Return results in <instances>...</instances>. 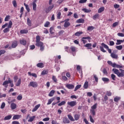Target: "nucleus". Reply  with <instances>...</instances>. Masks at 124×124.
I'll list each match as a JSON object with an SVG mask.
<instances>
[{
  "label": "nucleus",
  "mask_w": 124,
  "mask_h": 124,
  "mask_svg": "<svg viewBox=\"0 0 124 124\" xmlns=\"http://www.w3.org/2000/svg\"><path fill=\"white\" fill-rule=\"evenodd\" d=\"M52 80L54 81V82H56L58 80L57 79V78H56V77L55 76H52Z\"/></svg>",
  "instance_id": "e2e57ef3"
},
{
  "label": "nucleus",
  "mask_w": 124,
  "mask_h": 124,
  "mask_svg": "<svg viewBox=\"0 0 124 124\" xmlns=\"http://www.w3.org/2000/svg\"><path fill=\"white\" fill-rule=\"evenodd\" d=\"M67 104L69 105V106H71V107H74V106L76 105V101L68 102Z\"/></svg>",
  "instance_id": "39448f33"
},
{
  "label": "nucleus",
  "mask_w": 124,
  "mask_h": 124,
  "mask_svg": "<svg viewBox=\"0 0 124 124\" xmlns=\"http://www.w3.org/2000/svg\"><path fill=\"white\" fill-rule=\"evenodd\" d=\"M34 119H35V116H33L32 117H30V119L28 120V122H32Z\"/></svg>",
  "instance_id": "a18cd8bd"
},
{
  "label": "nucleus",
  "mask_w": 124,
  "mask_h": 124,
  "mask_svg": "<svg viewBox=\"0 0 124 124\" xmlns=\"http://www.w3.org/2000/svg\"><path fill=\"white\" fill-rule=\"evenodd\" d=\"M39 107H40V104L36 105L34 108L32 110V112H35Z\"/></svg>",
  "instance_id": "ddd939ff"
},
{
  "label": "nucleus",
  "mask_w": 124,
  "mask_h": 124,
  "mask_svg": "<svg viewBox=\"0 0 124 124\" xmlns=\"http://www.w3.org/2000/svg\"><path fill=\"white\" fill-rule=\"evenodd\" d=\"M70 48L72 52H75V51H76V47L71 46Z\"/></svg>",
  "instance_id": "864d4df0"
},
{
  "label": "nucleus",
  "mask_w": 124,
  "mask_h": 124,
  "mask_svg": "<svg viewBox=\"0 0 124 124\" xmlns=\"http://www.w3.org/2000/svg\"><path fill=\"white\" fill-rule=\"evenodd\" d=\"M109 45L110 46H114L115 45V42L113 41H109Z\"/></svg>",
  "instance_id": "bf43d9fd"
},
{
  "label": "nucleus",
  "mask_w": 124,
  "mask_h": 124,
  "mask_svg": "<svg viewBox=\"0 0 124 124\" xmlns=\"http://www.w3.org/2000/svg\"><path fill=\"white\" fill-rule=\"evenodd\" d=\"M17 45H18V42L17 41H15L12 44V48H16V47H17Z\"/></svg>",
  "instance_id": "dca6fc26"
},
{
  "label": "nucleus",
  "mask_w": 124,
  "mask_h": 124,
  "mask_svg": "<svg viewBox=\"0 0 124 124\" xmlns=\"http://www.w3.org/2000/svg\"><path fill=\"white\" fill-rule=\"evenodd\" d=\"M20 85H21V78H19L16 84V87H19Z\"/></svg>",
  "instance_id": "72a5a7b5"
},
{
  "label": "nucleus",
  "mask_w": 124,
  "mask_h": 124,
  "mask_svg": "<svg viewBox=\"0 0 124 124\" xmlns=\"http://www.w3.org/2000/svg\"><path fill=\"white\" fill-rule=\"evenodd\" d=\"M12 3L14 7H16L17 6V2L16 1V0H13Z\"/></svg>",
  "instance_id": "603ef678"
},
{
  "label": "nucleus",
  "mask_w": 124,
  "mask_h": 124,
  "mask_svg": "<svg viewBox=\"0 0 124 124\" xmlns=\"http://www.w3.org/2000/svg\"><path fill=\"white\" fill-rule=\"evenodd\" d=\"M61 15H62V13L58 12L57 14V19H61Z\"/></svg>",
  "instance_id": "69168bd1"
},
{
  "label": "nucleus",
  "mask_w": 124,
  "mask_h": 124,
  "mask_svg": "<svg viewBox=\"0 0 124 124\" xmlns=\"http://www.w3.org/2000/svg\"><path fill=\"white\" fill-rule=\"evenodd\" d=\"M117 35L118 36H120L121 37H124V34L123 33H118Z\"/></svg>",
  "instance_id": "052dcab7"
},
{
  "label": "nucleus",
  "mask_w": 124,
  "mask_h": 124,
  "mask_svg": "<svg viewBox=\"0 0 124 124\" xmlns=\"http://www.w3.org/2000/svg\"><path fill=\"white\" fill-rule=\"evenodd\" d=\"M66 87L69 89V90H72V89H74V85L73 84H67Z\"/></svg>",
  "instance_id": "9d476101"
},
{
  "label": "nucleus",
  "mask_w": 124,
  "mask_h": 124,
  "mask_svg": "<svg viewBox=\"0 0 124 124\" xmlns=\"http://www.w3.org/2000/svg\"><path fill=\"white\" fill-rule=\"evenodd\" d=\"M24 6H25V8H26V10L28 11V12H30L31 10L30 9L29 5L26 4V3H24Z\"/></svg>",
  "instance_id": "a211bd4d"
},
{
  "label": "nucleus",
  "mask_w": 124,
  "mask_h": 124,
  "mask_svg": "<svg viewBox=\"0 0 124 124\" xmlns=\"http://www.w3.org/2000/svg\"><path fill=\"white\" fill-rule=\"evenodd\" d=\"M33 10L36 11V3H32Z\"/></svg>",
  "instance_id": "ea45409f"
},
{
  "label": "nucleus",
  "mask_w": 124,
  "mask_h": 124,
  "mask_svg": "<svg viewBox=\"0 0 124 124\" xmlns=\"http://www.w3.org/2000/svg\"><path fill=\"white\" fill-rule=\"evenodd\" d=\"M10 30H9V28H6L5 29H4L3 30V33H6V32H8V31H9Z\"/></svg>",
  "instance_id": "c03bdc74"
},
{
  "label": "nucleus",
  "mask_w": 124,
  "mask_h": 124,
  "mask_svg": "<svg viewBox=\"0 0 124 124\" xmlns=\"http://www.w3.org/2000/svg\"><path fill=\"white\" fill-rule=\"evenodd\" d=\"M102 80L104 81V82H109V78H103Z\"/></svg>",
  "instance_id": "3c124183"
},
{
  "label": "nucleus",
  "mask_w": 124,
  "mask_h": 124,
  "mask_svg": "<svg viewBox=\"0 0 124 124\" xmlns=\"http://www.w3.org/2000/svg\"><path fill=\"white\" fill-rule=\"evenodd\" d=\"M47 73H48V70H44L42 72L41 75H46Z\"/></svg>",
  "instance_id": "473e14b6"
},
{
  "label": "nucleus",
  "mask_w": 124,
  "mask_h": 124,
  "mask_svg": "<svg viewBox=\"0 0 124 124\" xmlns=\"http://www.w3.org/2000/svg\"><path fill=\"white\" fill-rule=\"evenodd\" d=\"M100 49L103 53H106V50H104V48L102 46H100Z\"/></svg>",
  "instance_id": "680f3d73"
},
{
  "label": "nucleus",
  "mask_w": 124,
  "mask_h": 124,
  "mask_svg": "<svg viewBox=\"0 0 124 124\" xmlns=\"http://www.w3.org/2000/svg\"><path fill=\"white\" fill-rule=\"evenodd\" d=\"M11 79L9 78L8 80H5L3 82L2 86H4L5 88H7L8 87V84L11 83Z\"/></svg>",
  "instance_id": "f03ea898"
},
{
  "label": "nucleus",
  "mask_w": 124,
  "mask_h": 124,
  "mask_svg": "<svg viewBox=\"0 0 124 124\" xmlns=\"http://www.w3.org/2000/svg\"><path fill=\"white\" fill-rule=\"evenodd\" d=\"M77 22L78 23H84L85 22V20L83 19H78Z\"/></svg>",
  "instance_id": "c9c22d12"
},
{
  "label": "nucleus",
  "mask_w": 124,
  "mask_h": 124,
  "mask_svg": "<svg viewBox=\"0 0 124 124\" xmlns=\"http://www.w3.org/2000/svg\"><path fill=\"white\" fill-rule=\"evenodd\" d=\"M69 26H70V23H69V22L66 21L64 24V28H68V27H69Z\"/></svg>",
  "instance_id": "412c9836"
},
{
  "label": "nucleus",
  "mask_w": 124,
  "mask_h": 124,
  "mask_svg": "<svg viewBox=\"0 0 124 124\" xmlns=\"http://www.w3.org/2000/svg\"><path fill=\"white\" fill-rule=\"evenodd\" d=\"M82 11H84L85 13H90L92 11L91 10L87 9L86 8H84L82 9Z\"/></svg>",
  "instance_id": "a878e982"
},
{
  "label": "nucleus",
  "mask_w": 124,
  "mask_h": 124,
  "mask_svg": "<svg viewBox=\"0 0 124 124\" xmlns=\"http://www.w3.org/2000/svg\"><path fill=\"white\" fill-rule=\"evenodd\" d=\"M11 118H12V115H8L4 117V121H7L8 120H10V119H11Z\"/></svg>",
  "instance_id": "b1692460"
},
{
  "label": "nucleus",
  "mask_w": 124,
  "mask_h": 124,
  "mask_svg": "<svg viewBox=\"0 0 124 124\" xmlns=\"http://www.w3.org/2000/svg\"><path fill=\"white\" fill-rule=\"evenodd\" d=\"M65 103H66L65 101H63L58 104V106H62V105H64Z\"/></svg>",
  "instance_id": "49530a36"
},
{
  "label": "nucleus",
  "mask_w": 124,
  "mask_h": 124,
  "mask_svg": "<svg viewBox=\"0 0 124 124\" xmlns=\"http://www.w3.org/2000/svg\"><path fill=\"white\" fill-rule=\"evenodd\" d=\"M97 108V103H95L94 105L91 107V110H95Z\"/></svg>",
  "instance_id": "bb28decb"
},
{
  "label": "nucleus",
  "mask_w": 124,
  "mask_h": 124,
  "mask_svg": "<svg viewBox=\"0 0 124 124\" xmlns=\"http://www.w3.org/2000/svg\"><path fill=\"white\" fill-rule=\"evenodd\" d=\"M28 74L30 76H32V77H35V78H37V75L35 73H32L31 72H28Z\"/></svg>",
  "instance_id": "2eb2a0df"
},
{
  "label": "nucleus",
  "mask_w": 124,
  "mask_h": 124,
  "mask_svg": "<svg viewBox=\"0 0 124 124\" xmlns=\"http://www.w3.org/2000/svg\"><path fill=\"white\" fill-rule=\"evenodd\" d=\"M83 88L84 89H87L89 88V82L86 81L84 84Z\"/></svg>",
  "instance_id": "4be33fe9"
},
{
  "label": "nucleus",
  "mask_w": 124,
  "mask_h": 124,
  "mask_svg": "<svg viewBox=\"0 0 124 124\" xmlns=\"http://www.w3.org/2000/svg\"><path fill=\"white\" fill-rule=\"evenodd\" d=\"M85 47H87L88 49H91V47H92V44H87L85 45Z\"/></svg>",
  "instance_id": "58836bf2"
},
{
  "label": "nucleus",
  "mask_w": 124,
  "mask_h": 124,
  "mask_svg": "<svg viewBox=\"0 0 124 124\" xmlns=\"http://www.w3.org/2000/svg\"><path fill=\"white\" fill-rule=\"evenodd\" d=\"M39 42H40V36H39V35H37L36 37V43Z\"/></svg>",
  "instance_id": "79ce46f5"
},
{
  "label": "nucleus",
  "mask_w": 124,
  "mask_h": 124,
  "mask_svg": "<svg viewBox=\"0 0 124 124\" xmlns=\"http://www.w3.org/2000/svg\"><path fill=\"white\" fill-rule=\"evenodd\" d=\"M62 123L63 124H70V121H69L68 118H67V117L65 116L62 118Z\"/></svg>",
  "instance_id": "20e7f679"
},
{
  "label": "nucleus",
  "mask_w": 124,
  "mask_h": 124,
  "mask_svg": "<svg viewBox=\"0 0 124 124\" xmlns=\"http://www.w3.org/2000/svg\"><path fill=\"white\" fill-rule=\"evenodd\" d=\"M101 46L104 47L105 48V49H108L109 48V46H107V45L104 44V43H102Z\"/></svg>",
  "instance_id": "4c0bfd02"
},
{
  "label": "nucleus",
  "mask_w": 124,
  "mask_h": 124,
  "mask_svg": "<svg viewBox=\"0 0 124 124\" xmlns=\"http://www.w3.org/2000/svg\"><path fill=\"white\" fill-rule=\"evenodd\" d=\"M93 77L95 79V81L96 82H98V78H97V77H96V75H93Z\"/></svg>",
  "instance_id": "0e129e2a"
},
{
  "label": "nucleus",
  "mask_w": 124,
  "mask_h": 124,
  "mask_svg": "<svg viewBox=\"0 0 124 124\" xmlns=\"http://www.w3.org/2000/svg\"><path fill=\"white\" fill-rule=\"evenodd\" d=\"M80 34H83V32L82 31H78L75 33V35H76V36H80Z\"/></svg>",
  "instance_id": "5701e85b"
},
{
  "label": "nucleus",
  "mask_w": 124,
  "mask_h": 124,
  "mask_svg": "<svg viewBox=\"0 0 124 124\" xmlns=\"http://www.w3.org/2000/svg\"><path fill=\"white\" fill-rule=\"evenodd\" d=\"M99 18V15L96 14L93 16V20H96V19H98Z\"/></svg>",
  "instance_id": "2f4dec72"
},
{
  "label": "nucleus",
  "mask_w": 124,
  "mask_h": 124,
  "mask_svg": "<svg viewBox=\"0 0 124 124\" xmlns=\"http://www.w3.org/2000/svg\"><path fill=\"white\" fill-rule=\"evenodd\" d=\"M111 79L112 80H113L114 81H115V80H116V76L114 74H111Z\"/></svg>",
  "instance_id": "8fccbe9b"
},
{
  "label": "nucleus",
  "mask_w": 124,
  "mask_h": 124,
  "mask_svg": "<svg viewBox=\"0 0 124 124\" xmlns=\"http://www.w3.org/2000/svg\"><path fill=\"white\" fill-rule=\"evenodd\" d=\"M89 118H90V122H91V123H94V120L93 118V116H92V115H90Z\"/></svg>",
  "instance_id": "6e6d98bb"
},
{
  "label": "nucleus",
  "mask_w": 124,
  "mask_h": 124,
  "mask_svg": "<svg viewBox=\"0 0 124 124\" xmlns=\"http://www.w3.org/2000/svg\"><path fill=\"white\" fill-rule=\"evenodd\" d=\"M117 43H116V45H121V43H123L124 42V41L123 40H117Z\"/></svg>",
  "instance_id": "aec40b11"
},
{
  "label": "nucleus",
  "mask_w": 124,
  "mask_h": 124,
  "mask_svg": "<svg viewBox=\"0 0 124 124\" xmlns=\"http://www.w3.org/2000/svg\"><path fill=\"white\" fill-rule=\"evenodd\" d=\"M37 67H39L40 68H43V67H44V64L42 62H40L37 64Z\"/></svg>",
  "instance_id": "9b49d317"
},
{
  "label": "nucleus",
  "mask_w": 124,
  "mask_h": 124,
  "mask_svg": "<svg viewBox=\"0 0 124 124\" xmlns=\"http://www.w3.org/2000/svg\"><path fill=\"white\" fill-rule=\"evenodd\" d=\"M20 117H21V115H15L13 117V120H18V119H20Z\"/></svg>",
  "instance_id": "7c9ffc66"
},
{
  "label": "nucleus",
  "mask_w": 124,
  "mask_h": 124,
  "mask_svg": "<svg viewBox=\"0 0 124 124\" xmlns=\"http://www.w3.org/2000/svg\"><path fill=\"white\" fill-rule=\"evenodd\" d=\"M22 98H23V97L22 96V95H19L17 97V100H21Z\"/></svg>",
  "instance_id": "338daca9"
},
{
  "label": "nucleus",
  "mask_w": 124,
  "mask_h": 124,
  "mask_svg": "<svg viewBox=\"0 0 124 124\" xmlns=\"http://www.w3.org/2000/svg\"><path fill=\"white\" fill-rule=\"evenodd\" d=\"M50 25V22H49V21H47L46 22V23L45 24V27L46 28H48V27L49 26V25Z\"/></svg>",
  "instance_id": "13d9d810"
},
{
  "label": "nucleus",
  "mask_w": 124,
  "mask_h": 124,
  "mask_svg": "<svg viewBox=\"0 0 124 124\" xmlns=\"http://www.w3.org/2000/svg\"><path fill=\"white\" fill-rule=\"evenodd\" d=\"M94 29V27L93 26H89L87 28V31H93Z\"/></svg>",
  "instance_id": "c756f323"
},
{
  "label": "nucleus",
  "mask_w": 124,
  "mask_h": 124,
  "mask_svg": "<svg viewBox=\"0 0 124 124\" xmlns=\"http://www.w3.org/2000/svg\"><path fill=\"white\" fill-rule=\"evenodd\" d=\"M11 108L12 110H15L17 108V105L14 103H12L11 104Z\"/></svg>",
  "instance_id": "6e6552de"
},
{
  "label": "nucleus",
  "mask_w": 124,
  "mask_h": 124,
  "mask_svg": "<svg viewBox=\"0 0 124 124\" xmlns=\"http://www.w3.org/2000/svg\"><path fill=\"white\" fill-rule=\"evenodd\" d=\"M112 67L116 68H122L123 66L117 64L116 63H113L112 65Z\"/></svg>",
  "instance_id": "0eeeda50"
},
{
  "label": "nucleus",
  "mask_w": 124,
  "mask_h": 124,
  "mask_svg": "<svg viewBox=\"0 0 124 124\" xmlns=\"http://www.w3.org/2000/svg\"><path fill=\"white\" fill-rule=\"evenodd\" d=\"M29 32V31H28V30H26V29H24V30H20V33H21L22 34H24V33H28V32Z\"/></svg>",
  "instance_id": "f3484780"
},
{
  "label": "nucleus",
  "mask_w": 124,
  "mask_h": 124,
  "mask_svg": "<svg viewBox=\"0 0 124 124\" xmlns=\"http://www.w3.org/2000/svg\"><path fill=\"white\" fill-rule=\"evenodd\" d=\"M118 25H119V22H114V23L112 24V27H113V28H116V26H118Z\"/></svg>",
  "instance_id": "5fc2aeb1"
},
{
  "label": "nucleus",
  "mask_w": 124,
  "mask_h": 124,
  "mask_svg": "<svg viewBox=\"0 0 124 124\" xmlns=\"http://www.w3.org/2000/svg\"><path fill=\"white\" fill-rule=\"evenodd\" d=\"M68 118L70 120V121H71V122H75V120L74 119V118H73L72 115H68Z\"/></svg>",
  "instance_id": "6ab92c4d"
},
{
  "label": "nucleus",
  "mask_w": 124,
  "mask_h": 124,
  "mask_svg": "<svg viewBox=\"0 0 124 124\" xmlns=\"http://www.w3.org/2000/svg\"><path fill=\"white\" fill-rule=\"evenodd\" d=\"M120 99H121V97H116L114 98V101H115V102H118V101H119V100H120Z\"/></svg>",
  "instance_id": "de8ad7c7"
},
{
  "label": "nucleus",
  "mask_w": 124,
  "mask_h": 124,
  "mask_svg": "<svg viewBox=\"0 0 124 124\" xmlns=\"http://www.w3.org/2000/svg\"><path fill=\"white\" fill-rule=\"evenodd\" d=\"M82 39H88L89 42H90L91 39H92V38H91V37L88 36V37H83L82 38Z\"/></svg>",
  "instance_id": "e433bc0d"
},
{
  "label": "nucleus",
  "mask_w": 124,
  "mask_h": 124,
  "mask_svg": "<svg viewBox=\"0 0 124 124\" xmlns=\"http://www.w3.org/2000/svg\"><path fill=\"white\" fill-rule=\"evenodd\" d=\"M120 70L121 71V72H120V71L116 68L112 69V71L114 72V74H116L118 77H124V70L120 69Z\"/></svg>",
  "instance_id": "f257e3e1"
},
{
  "label": "nucleus",
  "mask_w": 124,
  "mask_h": 124,
  "mask_svg": "<svg viewBox=\"0 0 124 124\" xmlns=\"http://www.w3.org/2000/svg\"><path fill=\"white\" fill-rule=\"evenodd\" d=\"M54 100H55V98H54L49 99L48 103H47V105H50V104H51V103H52V102H53V101H54Z\"/></svg>",
  "instance_id": "c85d7f7f"
},
{
  "label": "nucleus",
  "mask_w": 124,
  "mask_h": 124,
  "mask_svg": "<svg viewBox=\"0 0 124 124\" xmlns=\"http://www.w3.org/2000/svg\"><path fill=\"white\" fill-rule=\"evenodd\" d=\"M54 93H55L54 90H52V91H50V92L48 94V96H53V95H54Z\"/></svg>",
  "instance_id": "f704fd0d"
},
{
  "label": "nucleus",
  "mask_w": 124,
  "mask_h": 124,
  "mask_svg": "<svg viewBox=\"0 0 124 124\" xmlns=\"http://www.w3.org/2000/svg\"><path fill=\"white\" fill-rule=\"evenodd\" d=\"M27 25L29 27H31V21L29 18H27Z\"/></svg>",
  "instance_id": "393cba45"
},
{
  "label": "nucleus",
  "mask_w": 124,
  "mask_h": 124,
  "mask_svg": "<svg viewBox=\"0 0 124 124\" xmlns=\"http://www.w3.org/2000/svg\"><path fill=\"white\" fill-rule=\"evenodd\" d=\"M104 9H105L104 7H102L100 8L98 10V13H101L102 12H103V11H104Z\"/></svg>",
  "instance_id": "cd10ccee"
},
{
  "label": "nucleus",
  "mask_w": 124,
  "mask_h": 124,
  "mask_svg": "<svg viewBox=\"0 0 124 124\" xmlns=\"http://www.w3.org/2000/svg\"><path fill=\"white\" fill-rule=\"evenodd\" d=\"M110 56L111 57V58H112V59H118V55L114 53H112L110 54Z\"/></svg>",
  "instance_id": "f8f14e48"
},
{
  "label": "nucleus",
  "mask_w": 124,
  "mask_h": 124,
  "mask_svg": "<svg viewBox=\"0 0 124 124\" xmlns=\"http://www.w3.org/2000/svg\"><path fill=\"white\" fill-rule=\"evenodd\" d=\"M8 28H9V29H11V28H12V21H10L9 22V24H8Z\"/></svg>",
  "instance_id": "37998d69"
},
{
  "label": "nucleus",
  "mask_w": 124,
  "mask_h": 124,
  "mask_svg": "<svg viewBox=\"0 0 124 124\" xmlns=\"http://www.w3.org/2000/svg\"><path fill=\"white\" fill-rule=\"evenodd\" d=\"M81 85H78L76 86V87L75 88V92H76V91H77V90H79V89H80V88H81Z\"/></svg>",
  "instance_id": "a19ab883"
},
{
  "label": "nucleus",
  "mask_w": 124,
  "mask_h": 124,
  "mask_svg": "<svg viewBox=\"0 0 124 124\" xmlns=\"http://www.w3.org/2000/svg\"><path fill=\"white\" fill-rule=\"evenodd\" d=\"M35 45L38 47H40L41 46H43V43H42V42H41V41L38 42L36 43Z\"/></svg>",
  "instance_id": "4468645a"
},
{
  "label": "nucleus",
  "mask_w": 124,
  "mask_h": 124,
  "mask_svg": "<svg viewBox=\"0 0 124 124\" xmlns=\"http://www.w3.org/2000/svg\"><path fill=\"white\" fill-rule=\"evenodd\" d=\"M5 107V103L3 102L0 106V108L1 109H3V108H4Z\"/></svg>",
  "instance_id": "4d7b16f0"
},
{
  "label": "nucleus",
  "mask_w": 124,
  "mask_h": 124,
  "mask_svg": "<svg viewBox=\"0 0 124 124\" xmlns=\"http://www.w3.org/2000/svg\"><path fill=\"white\" fill-rule=\"evenodd\" d=\"M74 119L75 120V121H78V120H80V114L76 113L74 115Z\"/></svg>",
  "instance_id": "423d86ee"
},
{
  "label": "nucleus",
  "mask_w": 124,
  "mask_h": 124,
  "mask_svg": "<svg viewBox=\"0 0 124 124\" xmlns=\"http://www.w3.org/2000/svg\"><path fill=\"white\" fill-rule=\"evenodd\" d=\"M87 2V0H80L79 1V3H85V2Z\"/></svg>",
  "instance_id": "774afa93"
},
{
  "label": "nucleus",
  "mask_w": 124,
  "mask_h": 124,
  "mask_svg": "<svg viewBox=\"0 0 124 124\" xmlns=\"http://www.w3.org/2000/svg\"><path fill=\"white\" fill-rule=\"evenodd\" d=\"M116 48L117 49V50H122V49H123V46H116Z\"/></svg>",
  "instance_id": "09e8293b"
},
{
  "label": "nucleus",
  "mask_w": 124,
  "mask_h": 124,
  "mask_svg": "<svg viewBox=\"0 0 124 124\" xmlns=\"http://www.w3.org/2000/svg\"><path fill=\"white\" fill-rule=\"evenodd\" d=\"M29 87H32V88H36L38 86L37 82L34 81H31L29 84Z\"/></svg>",
  "instance_id": "7ed1b4c3"
},
{
  "label": "nucleus",
  "mask_w": 124,
  "mask_h": 124,
  "mask_svg": "<svg viewBox=\"0 0 124 124\" xmlns=\"http://www.w3.org/2000/svg\"><path fill=\"white\" fill-rule=\"evenodd\" d=\"M19 42L20 44H22V45H26L27 44V41L25 40V39H22L21 40H19Z\"/></svg>",
  "instance_id": "1a4fd4ad"
}]
</instances>
